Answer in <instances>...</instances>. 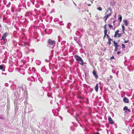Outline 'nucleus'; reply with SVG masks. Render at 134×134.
I'll return each mask as SVG.
<instances>
[{
    "instance_id": "obj_7",
    "label": "nucleus",
    "mask_w": 134,
    "mask_h": 134,
    "mask_svg": "<svg viewBox=\"0 0 134 134\" xmlns=\"http://www.w3.org/2000/svg\"><path fill=\"white\" fill-rule=\"evenodd\" d=\"M123 22L126 26H127L128 25L129 23L127 20H123Z\"/></svg>"
},
{
    "instance_id": "obj_11",
    "label": "nucleus",
    "mask_w": 134,
    "mask_h": 134,
    "mask_svg": "<svg viewBox=\"0 0 134 134\" xmlns=\"http://www.w3.org/2000/svg\"><path fill=\"white\" fill-rule=\"evenodd\" d=\"M98 83H97V84L95 87H94V89L95 90V91L97 92L98 91Z\"/></svg>"
},
{
    "instance_id": "obj_21",
    "label": "nucleus",
    "mask_w": 134,
    "mask_h": 134,
    "mask_svg": "<svg viewBox=\"0 0 134 134\" xmlns=\"http://www.w3.org/2000/svg\"><path fill=\"white\" fill-rule=\"evenodd\" d=\"M122 48H125V45L123 43L122 44Z\"/></svg>"
},
{
    "instance_id": "obj_20",
    "label": "nucleus",
    "mask_w": 134,
    "mask_h": 134,
    "mask_svg": "<svg viewBox=\"0 0 134 134\" xmlns=\"http://www.w3.org/2000/svg\"><path fill=\"white\" fill-rule=\"evenodd\" d=\"M97 9L100 11H102V8L100 7L98 8Z\"/></svg>"
},
{
    "instance_id": "obj_5",
    "label": "nucleus",
    "mask_w": 134,
    "mask_h": 134,
    "mask_svg": "<svg viewBox=\"0 0 134 134\" xmlns=\"http://www.w3.org/2000/svg\"><path fill=\"white\" fill-rule=\"evenodd\" d=\"M8 35V34L7 32H6L4 33L3 35L2 36L1 40H4L6 37Z\"/></svg>"
},
{
    "instance_id": "obj_27",
    "label": "nucleus",
    "mask_w": 134,
    "mask_h": 134,
    "mask_svg": "<svg viewBox=\"0 0 134 134\" xmlns=\"http://www.w3.org/2000/svg\"><path fill=\"white\" fill-rule=\"evenodd\" d=\"M114 57L113 56L112 57H111L110 59H114Z\"/></svg>"
},
{
    "instance_id": "obj_25",
    "label": "nucleus",
    "mask_w": 134,
    "mask_h": 134,
    "mask_svg": "<svg viewBox=\"0 0 134 134\" xmlns=\"http://www.w3.org/2000/svg\"><path fill=\"white\" fill-rule=\"evenodd\" d=\"M79 98L81 99H84V98L81 96H79Z\"/></svg>"
},
{
    "instance_id": "obj_9",
    "label": "nucleus",
    "mask_w": 134,
    "mask_h": 134,
    "mask_svg": "<svg viewBox=\"0 0 134 134\" xmlns=\"http://www.w3.org/2000/svg\"><path fill=\"white\" fill-rule=\"evenodd\" d=\"M123 101L125 103H129V101L128 99L126 97H125L123 98Z\"/></svg>"
},
{
    "instance_id": "obj_15",
    "label": "nucleus",
    "mask_w": 134,
    "mask_h": 134,
    "mask_svg": "<svg viewBox=\"0 0 134 134\" xmlns=\"http://www.w3.org/2000/svg\"><path fill=\"white\" fill-rule=\"evenodd\" d=\"M108 26L109 28L110 29H113V25L111 24H108Z\"/></svg>"
},
{
    "instance_id": "obj_13",
    "label": "nucleus",
    "mask_w": 134,
    "mask_h": 134,
    "mask_svg": "<svg viewBox=\"0 0 134 134\" xmlns=\"http://www.w3.org/2000/svg\"><path fill=\"white\" fill-rule=\"evenodd\" d=\"M107 32H106L104 33V36L103 39H104V38H105V36H107V38L108 39L109 38H110L109 35L108 34H107Z\"/></svg>"
},
{
    "instance_id": "obj_10",
    "label": "nucleus",
    "mask_w": 134,
    "mask_h": 134,
    "mask_svg": "<svg viewBox=\"0 0 134 134\" xmlns=\"http://www.w3.org/2000/svg\"><path fill=\"white\" fill-rule=\"evenodd\" d=\"M93 75L95 76V77L96 78V79H97L98 77V76L97 75V74L96 73V72L95 71H93Z\"/></svg>"
},
{
    "instance_id": "obj_3",
    "label": "nucleus",
    "mask_w": 134,
    "mask_h": 134,
    "mask_svg": "<svg viewBox=\"0 0 134 134\" xmlns=\"http://www.w3.org/2000/svg\"><path fill=\"white\" fill-rule=\"evenodd\" d=\"M47 42L48 45H55V42L54 40H52L51 39H48Z\"/></svg>"
},
{
    "instance_id": "obj_8",
    "label": "nucleus",
    "mask_w": 134,
    "mask_h": 134,
    "mask_svg": "<svg viewBox=\"0 0 134 134\" xmlns=\"http://www.w3.org/2000/svg\"><path fill=\"white\" fill-rule=\"evenodd\" d=\"M122 28V33L124 34L125 33V27L124 24H122L121 25Z\"/></svg>"
},
{
    "instance_id": "obj_18",
    "label": "nucleus",
    "mask_w": 134,
    "mask_h": 134,
    "mask_svg": "<svg viewBox=\"0 0 134 134\" xmlns=\"http://www.w3.org/2000/svg\"><path fill=\"white\" fill-rule=\"evenodd\" d=\"M122 34L121 33H118V35L117 37H120L122 35Z\"/></svg>"
},
{
    "instance_id": "obj_1",
    "label": "nucleus",
    "mask_w": 134,
    "mask_h": 134,
    "mask_svg": "<svg viewBox=\"0 0 134 134\" xmlns=\"http://www.w3.org/2000/svg\"><path fill=\"white\" fill-rule=\"evenodd\" d=\"M112 11L111 10V8H108L106 12L105 13V16L103 18V19L104 20L105 22H106V20L109 16L111 15Z\"/></svg>"
},
{
    "instance_id": "obj_17",
    "label": "nucleus",
    "mask_w": 134,
    "mask_h": 134,
    "mask_svg": "<svg viewBox=\"0 0 134 134\" xmlns=\"http://www.w3.org/2000/svg\"><path fill=\"white\" fill-rule=\"evenodd\" d=\"M115 4V2H114V1H113V3H112V2H111L110 3V5L112 6H114Z\"/></svg>"
},
{
    "instance_id": "obj_33",
    "label": "nucleus",
    "mask_w": 134,
    "mask_h": 134,
    "mask_svg": "<svg viewBox=\"0 0 134 134\" xmlns=\"http://www.w3.org/2000/svg\"><path fill=\"white\" fill-rule=\"evenodd\" d=\"M94 134H99V133H95Z\"/></svg>"
},
{
    "instance_id": "obj_34",
    "label": "nucleus",
    "mask_w": 134,
    "mask_h": 134,
    "mask_svg": "<svg viewBox=\"0 0 134 134\" xmlns=\"http://www.w3.org/2000/svg\"><path fill=\"white\" fill-rule=\"evenodd\" d=\"M110 77L111 78H112L113 77V76H112L110 75Z\"/></svg>"
},
{
    "instance_id": "obj_28",
    "label": "nucleus",
    "mask_w": 134,
    "mask_h": 134,
    "mask_svg": "<svg viewBox=\"0 0 134 134\" xmlns=\"http://www.w3.org/2000/svg\"><path fill=\"white\" fill-rule=\"evenodd\" d=\"M120 53H121V52H118L117 53V54L119 55V54Z\"/></svg>"
},
{
    "instance_id": "obj_35",
    "label": "nucleus",
    "mask_w": 134,
    "mask_h": 134,
    "mask_svg": "<svg viewBox=\"0 0 134 134\" xmlns=\"http://www.w3.org/2000/svg\"><path fill=\"white\" fill-rule=\"evenodd\" d=\"M127 112V111H125L124 113H125L126 112Z\"/></svg>"
},
{
    "instance_id": "obj_32",
    "label": "nucleus",
    "mask_w": 134,
    "mask_h": 134,
    "mask_svg": "<svg viewBox=\"0 0 134 134\" xmlns=\"http://www.w3.org/2000/svg\"><path fill=\"white\" fill-rule=\"evenodd\" d=\"M0 118L1 119H3V117H0Z\"/></svg>"
},
{
    "instance_id": "obj_2",
    "label": "nucleus",
    "mask_w": 134,
    "mask_h": 134,
    "mask_svg": "<svg viewBox=\"0 0 134 134\" xmlns=\"http://www.w3.org/2000/svg\"><path fill=\"white\" fill-rule=\"evenodd\" d=\"M76 60L78 61V63L82 65H83V61L81 57L78 55H75L74 56Z\"/></svg>"
},
{
    "instance_id": "obj_19",
    "label": "nucleus",
    "mask_w": 134,
    "mask_h": 134,
    "mask_svg": "<svg viewBox=\"0 0 134 134\" xmlns=\"http://www.w3.org/2000/svg\"><path fill=\"white\" fill-rule=\"evenodd\" d=\"M128 109V107H127L125 106L124 107V108L123 110H127Z\"/></svg>"
},
{
    "instance_id": "obj_6",
    "label": "nucleus",
    "mask_w": 134,
    "mask_h": 134,
    "mask_svg": "<svg viewBox=\"0 0 134 134\" xmlns=\"http://www.w3.org/2000/svg\"><path fill=\"white\" fill-rule=\"evenodd\" d=\"M108 121L109 123L111 124H114V122L113 120H112L111 118L109 116L108 118Z\"/></svg>"
},
{
    "instance_id": "obj_4",
    "label": "nucleus",
    "mask_w": 134,
    "mask_h": 134,
    "mask_svg": "<svg viewBox=\"0 0 134 134\" xmlns=\"http://www.w3.org/2000/svg\"><path fill=\"white\" fill-rule=\"evenodd\" d=\"M113 42L114 43V46L115 47L114 51L116 52L118 49V47L120 46V45H118V43L116 42L115 41L113 40Z\"/></svg>"
},
{
    "instance_id": "obj_22",
    "label": "nucleus",
    "mask_w": 134,
    "mask_h": 134,
    "mask_svg": "<svg viewBox=\"0 0 134 134\" xmlns=\"http://www.w3.org/2000/svg\"><path fill=\"white\" fill-rule=\"evenodd\" d=\"M3 67L2 65H0V69L1 70H3Z\"/></svg>"
},
{
    "instance_id": "obj_26",
    "label": "nucleus",
    "mask_w": 134,
    "mask_h": 134,
    "mask_svg": "<svg viewBox=\"0 0 134 134\" xmlns=\"http://www.w3.org/2000/svg\"><path fill=\"white\" fill-rule=\"evenodd\" d=\"M129 41L128 40H125L124 41V42L125 43H128V42Z\"/></svg>"
},
{
    "instance_id": "obj_14",
    "label": "nucleus",
    "mask_w": 134,
    "mask_h": 134,
    "mask_svg": "<svg viewBox=\"0 0 134 134\" xmlns=\"http://www.w3.org/2000/svg\"><path fill=\"white\" fill-rule=\"evenodd\" d=\"M107 24H106L104 26V33L107 32Z\"/></svg>"
},
{
    "instance_id": "obj_31",
    "label": "nucleus",
    "mask_w": 134,
    "mask_h": 134,
    "mask_svg": "<svg viewBox=\"0 0 134 134\" xmlns=\"http://www.w3.org/2000/svg\"><path fill=\"white\" fill-rule=\"evenodd\" d=\"M116 21V20H114V21H113V23L114 24V23Z\"/></svg>"
},
{
    "instance_id": "obj_12",
    "label": "nucleus",
    "mask_w": 134,
    "mask_h": 134,
    "mask_svg": "<svg viewBox=\"0 0 134 134\" xmlns=\"http://www.w3.org/2000/svg\"><path fill=\"white\" fill-rule=\"evenodd\" d=\"M119 32V30H118L116 32H115V34L114 36V37H117V35H118Z\"/></svg>"
},
{
    "instance_id": "obj_16",
    "label": "nucleus",
    "mask_w": 134,
    "mask_h": 134,
    "mask_svg": "<svg viewBox=\"0 0 134 134\" xmlns=\"http://www.w3.org/2000/svg\"><path fill=\"white\" fill-rule=\"evenodd\" d=\"M119 19L120 20V22L122 21V16L121 15H119Z\"/></svg>"
},
{
    "instance_id": "obj_30",
    "label": "nucleus",
    "mask_w": 134,
    "mask_h": 134,
    "mask_svg": "<svg viewBox=\"0 0 134 134\" xmlns=\"http://www.w3.org/2000/svg\"><path fill=\"white\" fill-rule=\"evenodd\" d=\"M87 5L88 6H90L91 5V4H87Z\"/></svg>"
},
{
    "instance_id": "obj_23",
    "label": "nucleus",
    "mask_w": 134,
    "mask_h": 134,
    "mask_svg": "<svg viewBox=\"0 0 134 134\" xmlns=\"http://www.w3.org/2000/svg\"><path fill=\"white\" fill-rule=\"evenodd\" d=\"M108 44L109 45H110L111 44V41H108Z\"/></svg>"
},
{
    "instance_id": "obj_24",
    "label": "nucleus",
    "mask_w": 134,
    "mask_h": 134,
    "mask_svg": "<svg viewBox=\"0 0 134 134\" xmlns=\"http://www.w3.org/2000/svg\"><path fill=\"white\" fill-rule=\"evenodd\" d=\"M108 41H113V39H111V38H110V37L108 39Z\"/></svg>"
},
{
    "instance_id": "obj_29",
    "label": "nucleus",
    "mask_w": 134,
    "mask_h": 134,
    "mask_svg": "<svg viewBox=\"0 0 134 134\" xmlns=\"http://www.w3.org/2000/svg\"><path fill=\"white\" fill-rule=\"evenodd\" d=\"M127 110L129 112H130L131 111V110L129 109H128Z\"/></svg>"
}]
</instances>
